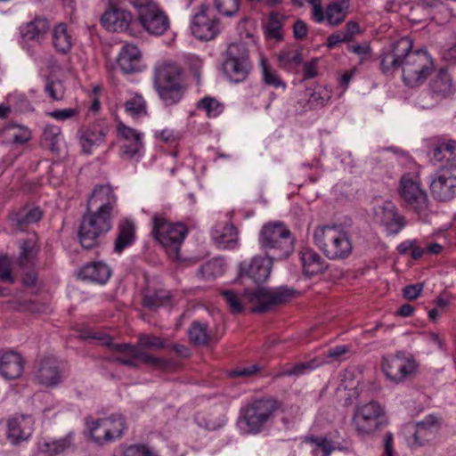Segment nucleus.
I'll list each match as a JSON object with an SVG mask.
<instances>
[{"label":"nucleus","instance_id":"obj_43","mask_svg":"<svg viewBox=\"0 0 456 456\" xmlns=\"http://www.w3.org/2000/svg\"><path fill=\"white\" fill-rule=\"evenodd\" d=\"M431 155L433 159L441 162L444 159L456 158V141L452 139L444 140L434 145Z\"/></svg>","mask_w":456,"mask_h":456},{"label":"nucleus","instance_id":"obj_8","mask_svg":"<svg viewBox=\"0 0 456 456\" xmlns=\"http://www.w3.org/2000/svg\"><path fill=\"white\" fill-rule=\"evenodd\" d=\"M152 235L173 258H179L180 248L188 233L182 223L168 222L162 215L152 216Z\"/></svg>","mask_w":456,"mask_h":456},{"label":"nucleus","instance_id":"obj_24","mask_svg":"<svg viewBox=\"0 0 456 456\" xmlns=\"http://www.w3.org/2000/svg\"><path fill=\"white\" fill-rule=\"evenodd\" d=\"M24 370V360L20 354L7 351L0 354V376L12 380L20 378Z\"/></svg>","mask_w":456,"mask_h":456},{"label":"nucleus","instance_id":"obj_17","mask_svg":"<svg viewBox=\"0 0 456 456\" xmlns=\"http://www.w3.org/2000/svg\"><path fill=\"white\" fill-rule=\"evenodd\" d=\"M118 133L125 141L120 146V157L131 160L140 156L143 149L142 134L122 123L118 125Z\"/></svg>","mask_w":456,"mask_h":456},{"label":"nucleus","instance_id":"obj_37","mask_svg":"<svg viewBox=\"0 0 456 456\" xmlns=\"http://www.w3.org/2000/svg\"><path fill=\"white\" fill-rule=\"evenodd\" d=\"M429 92L440 101L452 93V78L446 69H440L429 84Z\"/></svg>","mask_w":456,"mask_h":456},{"label":"nucleus","instance_id":"obj_12","mask_svg":"<svg viewBox=\"0 0 456 456\" xmlns=\"http://www.w3.org/2000/svg\"><path fill=\"white\" fill-rule=\"evenodd\" d=\"M112 227V221L93 214L86 210L81 219L78 229V240L86 249L96 248L101 243V238Z\"/></svg>","mask_w":456,"mask_h":456},{"label":"nucleus","instance_id":"obj_64","mask_svg":"<svg viewBox=\"0 0 456 456\" xmlns=\"http://www.w3.org/2000/svg\"><path fill=\"white\" fill-rule=\"evenodd\" d=\"M308 27L302 20H297L293 25V36L297 40H303L307 36Z\"/></svg>","mask_w":456,"mask_h":456},{"label":"nucleus","instance_id":"obj_9","mask_svg":"<svg viewBox=\"0 0 456 456\" xmlns=\"http://www.w3.org/2000/svg\"><path fill=\"white\" fill-rule=\"evenodd\" d=\"M223 71L232 83L245 81L252 70L248 45L239 41L230 44L224 53Z\"/></svg>","mask_w":456,"mask_h":456},{"label":"nucleus","instance_id":"obj_30","mask_svg":"<svg viewBox=\"0 0 456 456\" xmlns=\"http://www.w3.org/2000/svg\"><path fill=\"white\" fill-rule=\"evenodd\" d=\"M171 298V292L164 288L147 287L142 292V305L150 311H156L168 305Z\"/></svg>","mask_w":456,"mask_h":456},{"label":"nucleus","instance_id":"obj_19","mask_svg":"<svg viewBox=\"0 0 456 456\" xmlns=\"http://www.w3.org/2000/svg\"><path fill=\"white\" fill-rule=\"evenodd\" d=\"M33 427L34 419L31 416H14L7 421V438L12 444H19L31 436Z\"/></svg>","mask_w":456,"mask_h":456},{"label":"nucleus","instance_id":"obj_3","mask_svg":"<svg viewBox=\"0 0 456 456\" xmlns=\"http://www.w3.org/2000/svg\"><path fill=\"white\" fill-rule=\"evenodd\" d=\"M84 337L99 340L102 345H106L111 347L112 350L119 353V355L113 357L111 361L121 365L137 368L139 366V362H143L151 365L156 370H167L173 367L172 361L168 359L151 355L142 350L138 346L127 343H112V338L110 336L101 332L88 331L84 335Z\"/></svg>","mask_w":456,"mask_h":456},{"label":"nucleus","instance_id":"obj_53","mask_svg":"<svg viewBox=\"0 0 456 456\" xmlns=\"http://www.w3.org/2000/svg\"><path fill=\"white\" fill-rule=\"evenodd\" d=\"M317 366H318V362L316 360H313V361L306 362H299L290 368L284 369L277 376L278 377L301 376L310 370H314Z\"/></svg>","mask_w":456,"mask_h":456},{"label":"nucleus","instance_id":"obj_18","mask_svg":"<svg viewBox=\"0 0 456 456\" xmlns=\"http://www.w3.org/2000/svg\"><path fill=\"white\" fill-rule=\"evenodd\" d=\"M267 255L266 257L255 256L250 262H242L240 264V274L253 280L256 283L265 282L270 276L273 261Z\"/></svg>","mask_w":456,"mask_h":456},{"label":"nucleus","instance_id":"obj_52","mask_svg":"<svg viewBox=\"0 0 456 456\" xmlns=\"http://www.w3.org/2000/svg\"><path fill=\"white\" fill-rule=\"evenodd\" d=\"M216 10L226 17L234 16L240 10V0H213Z\"/></svg>","mask_w":456,"mask_h":456},{"label":"nucleus","instance_id":"obj_40","mask_svg":"<svg viewBox=\"0 0 456 456\" xmlns=\"http://www.w3.org/2000/svg\"><path fill=\"white\" fill-rule=\"evenodd\" d=\"M348 8V0H338L328 4L325 11L327 23L333 27L341 24L346 17Z\"/></svg>","mask_w":456,"mask_h":456},{"label":"nucleus","instance_id":"obj_4","mask_svg":"<svg viewBox=\"0 0 456 456\" xmlns=\"http://www.w3.org/2000/svg\"><path fill=\"white\" fill-rule=\"evenodd\" d=\"M278 408V402L273 397L254 399L240 408L239 425L247 434H259L273 420Z\"/></svg>","mask_w":456,"mask_h":456},{"label":"nucleus","instance_id":"obj_13","mask_svg":"<svg viewBox=\"0 0 456 456\" xmlns=\"http://www.w3.org/2000/svg\"><path fill=\"white\" fill-rule=\"evenodd\" d=\"M192 35L200 40L214 39L221 31L220 20L207 4H201L191 22Z\"/></svg>","mask_w":456,"mask_h":456},{"label":"nucleus","instance_id":"obj_51","mask_svg":"<svg viewBox=\"0 0 456 456\" xmlns=\"http://www.w3.org/2000/svg\"><path fill=\"white\" fill-rule=\"evenodd\" d=\"M5 132L11 136L12 142L16 144H24L31 138V133L27 127L17 125L7 126Z\"/></svg>","mask_w":456,"mask_h":456},{"label":"nucleus","instance_id":"obj_5","mask_svg":"<svg viewBox=\"0 0 456 456\" xmlns=\"http://www.w3.org/2000/svg\"><path fill=\"white\" fill-rule=\"evenodd\" d=\"M261 248L277 260L287 258L294 251V238L290 231L280 222L265 224L259 233Z\"/></svg>","mask_w":456,"mask_h":456},{"label":"nucleus","instance_id":"obj_6","mask_svg":"<svg viewBox=\"0 0 456 456\" xmlns=\"http://www.w3.org/2000/svg\"><path fill=\"white\" fill-rule=\"evenodd\" d=\"M182 70L173 62H162L154 69L153 85L166 105H174L182 99Z\"/></svg>","mask_w":456,"mask_h":456},{"label":"nucleus","instance_id":"obj_2","mask_svg":"<svg viewBox=\"0 0 456 456\" xmlns=\"http://www.w3.org/2000/svg\"><path fill=\"white\" fill-rule=\"evenodd\" d=\"M221 294L232 314L241 313L246 300L255 305L251 308L252 313L261 314L270 311L273 306L289 302L295 297L296 291L288 287H279L275 289L257 288L251 291L246 289L242 297H240L232 290H224Z\"/></svg>","mask_w":456,"mask_h":456},{"label":"nucleus","instance_id":"obj_38","mask_svg":"<svg viewBox=\"0 0 456 456\" xmlns=\"http://www.w3.org/2000/svg\"><path fill=\"white\" fill-rule=\"evenodd\" d=\"M62 141L61 129L55 125H46L41 135V146L54 155H59Z\"/></svg>","mask_w":456,"mask_h":456},{"label":"nucleus","instance_id":"obj_22","mask_svg":"<svg viewBox=\"0 0 456 456\" xmlns=\"http://www.w3.org/2000/svg\"><path fill=\"white\" fill-rule=\"evenodd\" d=\"M107 128L102 124L81 127L77 131V139L85 154H92L93 149L105 141Z\"/></svg>","mask_w":456,"mask_h":456},{"label":"nucleus","instance_id":"obj_32","mask_svg":"<svg viewBox=\"0 0 456 456\" xmlns=\"http://www.w3.org/2000/svg\"><path fill=\"white\" fill-rule=\"evenodd\" d=\"M302 443L310 450L312 456H330L335 450V442L323 436L307 435Z\"/></svg>","mask_w":456,"mask_h":456},{"label":"nucleus","instance_id":"obj_57","mask_svg":"<svg viewBox=\"0 0 456 456\" xmlns=\"http://www.w3.org/2000/svg\"><path fill=\"white\" fill-rule=\"evenodd\" d=\"M123 456H158L152 450L144 444H133L123 452Z\"/></svg>","mask_w":456,"mask_h":456},{"label":"nucleus","instance_id":"obj_56","mask_svg":"<svg viewBox=\"0 0 456 456\" xmlns=\"http://www.w3.org/2000/svg\"><path fill=\"white\" fill-rule=\"evenodd\" d=\"M139 346L143 348L161 349L166 346L164 341L156 336L142 334L139 337Z\"/></svg>","mask_w":456,"mask_h":456},{"label":"nucleus","instance_id":"obj_45","mask_svg":"<svg viewBox=\"0 0 456 456\" xmlns=\"http://www.w3.org/2000/svg\"><path fill=\"white\" fill-rule=\"evenodd\" d=\"M196 424L206 430L215 431L223 428L227 419L224 414H197L195 416Z\"/></svg>","mask_w":456,"mask_h":456},{"label":"nucleus","instance_id":"obj_33","mask_svg":"<svg viewBox=\"0 0 456 456\" xmlns=\"http://www.w3.org/2000/svg\"><path fill=\"white\" fill-rule=\"evenodd\" d=\"M303 272L307 276L322 273L327 268L326 262L318 253L311 248H305L300 252Z\"/></svg>","mask_w":456,"mask_h":456},{"label":"nucleus","instance_id":"obj_34","mask_svg":"<svg viewBox=\"0 0 456 456\" xmlns=\"http://www.w3.org/2000/svg\"><path fill=\"white\" fill-rule=\"evenodd\" d=\"M74 38L65 23L61 22L53 30V46L60 54H68L73 46Z\"/></svg>","mask_w":456,"mask_h":456},{"label":"nucleus","instance_id":"obj_36","mask_svg":"<svg viewBox=\"0 0 456 456\" xmlns=\"http://www.w3.org/2000/svg\"><path fill=\"white\" fill-rule=\"evenodd\" d=\"M429 187L433 197L439 201H449L456 197V191H454L456 186L451 184L438 172L432 179Z\"/></svg>","mask_w":456,"mask_h":456},{"label":"nucleus","instance_id":"obj_50","mask_svg":"<svg viewBox=\"0 0 456 456\" xmlns=\"http://www.w3.org/2000/svg\"><path fill=\"white\" fill-rule=\"evenodd\" d=\"M197 109L206 112L208 118H216L224 111V105L216 98L205 96L197 102Z\"/></svg>","mask_w":456,"mask_h":456},{"label":"nucleus","instance_id":"obj_14","mask_svg":"<svg viewBox=\"0 0 456 456\" xmlns=\"http://www.w3.org/2000/svg\"><path fill=\"white\" fill-rule=\"evenodd\" d=\"M417 363L412 357H407L403 352L388 355L382 359V370L391 381L403 382L407 377L415 372Z\"/></svg>","mask_w":456,"mask_h":456},{"label":"nucleus","instance_id":"obj_1","mask_svg":"<svg viewBox=\"0 0 456 456\" xmlns=\"http://www.w3.org/2000/svg\"><path fill=\"white\" fill-rule=\"evenodd\" d=\"M412 41L402 37L384 53L380 60L384 74H392L402 69L403 81L408 87L414 88L422 85L434 70V62L427 50L411 51Z\"/></svg>","mask_w":456,"mask_h":456},{"label":"nucleus","instance_id":"obj_16","mask_svg":"<svg viewBox=\"0 0 456 456\" xmlns=\"http://www.w3.org/2000/svg\"><path fill=\"white\" fill-rule=\"evenodd\" d=\"M117 200V196L111 186L108 184L97 185L88 199L87 210H92L94 208L95 210H93V214L112 221Z\"/></svg>","mask_w":456,"mask_h":456},{"label":"nucleus","instance_id":"obj_63","mask_svg":"<svg viewBox=\"0 0 456 456\" xmlns=\"http://www.w3.org/2000/svg\"><path fill=\"white\" fill-rule=\"evenodd\" d=\"M78 113L76 109H62V110H55L52 112H49L48 115L57 120H66L75 117Z\"/></svg>","mask_w":456,"mask_h":456},{"label":"nucleus","instance_id":"obj_60","mask_svg":"<svg viewBox=\"0 0 456 456\" xmlns=\"http://www.w3.org/2000/svg\"><path fill=\"white\" fill-rule=\"evenodd\" d=\"M350 347L346 345L337 346L328 350L326 358L332 361L340 362L342 357L349 353Z\"/></svg>","mask_w":456,"mask_h":456},{"label":"nucleus","instance_id":"obj_7","mask_svg":"<svg viewBox=\"0 0 456 456\" xmlns=\"http://www.w3.org/2000/svg\"><path fill=\"white\" fill-rule=\"evenodd\" d=\"M314 241L331 260L346 258L353 249L347 232L338 226L317 227L314 232Z\"/></svg>","mask_w":456,"mask_h":456},{"label":"nucleus","instance_id":"obj_31","mask_svg":"<svg viewBox=\"0 0 456 456\" xmlns=\"http://www.w3.org/2000/svg\"><path fill=\"white\" fill-rule=\"evenodd\" d=\"M126 428L125 419L121 415H112L110 418L99 419V427L95 431H102L107 442H113L122 436Z\"/></svg>","mask_w":456,"mask_h":456},{"label":"nucleus","instance_id":"obj_54","mask_svg":"<svg viewBox=\"0 0 456 456\" xmlns=\"http://www.w3.org/2000/svg\"><path fill=\"white\" fill-rule=\"evenodd\" d=\"M45 92L53 101H61L64 97L65 87L61 80L48 77L45 82Z\"/></svg>","mask_w":456,"mask_h":456},{"label":"nucleus","instance_id":"obj_48","mask_svg":"<svg viewBox=\"0 0 456 456\" xmlns=\"http://www.w3.org/2000/svg\"><path fill=\"white\" fill-rule=\"evenodd\" d=\"M278 64L281 69L292 70L303 62L299 51L282 50L277 54Z\"/></svg>","mask_w":456,"mask_h":456},{"label":"nucleus","instance_id":"obj_42","mask_svg":"<svg viewBox=\"0 0 456 456\" xmlns=\"http://www.w3.org/2000/svg\"><path fill=\"white\" fill-rule=\"evenodd\" d=\"M260 70L262 79L265 85L275 88H286V83L282 81L277 71L268 63L267 59L261 55L260 58Z\"/></svg>","mask_w":456,"mask_h":456},{"label":"nucleus","instance_id":"obj_44","mask_svg":"<svg viewBox=\"0 0 456 456\" xmlns=\"http://www.w3.org/2000/svg\"><path fill=\"white\" fill-rule=\"evenodd\" d=\"M71 445L72 437L69 435L57 440L45 441L40 444L39 449L47 456H57L64 452Z\"/></svg>","mask_w":456,"mask_h":456},{"label":"nucleus","instance_id":"obj_11","mask_svg":"<svg viewBox=\"0 0 456 456\" xmlns=\"http://www.w3.org/2000/svg\"><path fill=\"white\" fill-rule=\"evenodd\" d=\"M352 421L361 436L371 435L387 424L385 408L377 401L357 406Z\"/></svg>","mask_w":456,"mask_h":456},{"label":"nucleus","instance_id":"obj_15","mask_svg":"<svg viewBox=\"0 0 456 456\" xmlns=\"http://www.w3.org/2000/svg\"><path fill=\"white\" fill-rule=\"evenodd\" d=\"M136 8L138 20L149 34L160 36L169 28L168 17L155 3L152 2Z\"/></svg>","mask_w":456,"mask_h":456},{"label":"nucleus","instance_id":"obj_27","mask_svg":"<svg viewBox=\"0 0 456 456\" xmlns=\"http://www.w3.org/2000/svg\"><path fill=\"white\" fill-rule=\"evenodd\" d=\"M78 275L82 280L105 284L111 276V269L102 261H94L86 264L80 269Z\"/></svg>","mask_w":456,"mask_h":456},{"label":"nucleus","instance_id":"obj_26","mask_svg":"<svg viewBox=\"0 0 456 456\" xmlns=\"http://www.w3.org/2000/svg\"><path fill=\"white\" fill-rule=\"evenodd\" d=\"M142 54L135 45L125 44L118 56V65L125 74H131L140 70Z\"/></svg>","mask_w":456,"mask_h":456},{"label":"nucleus","instance_id":"obj_55","mask_svg":"<svg viewBox=\"0 0 456 456\" xmlns=\"http://www.w3.org/2000/svg\"><path fill=\"white\" fill-rule=\"evenodd\" d=\"M125 107L126 110L133 117H139L142 114H146L145 101L140 95H135L134 98L127 101Z\"/></svg>","mask_w":456,"mask_h":456},{"label":"nucleus","instance_id":"obj_28","mask_svg":"<svg viewBox=\"0 0 456 456\" xmlns=\"http://www.w3.org/2000/svg\"><path fill=\"white\" fill-rule=\"evenodd\" d=\"M61 370L57 362L53 358H44L37 368L36 379L41 385L55 387L61 381Z\"/></svg>","mask_w":456,"mask_h":456},{"label":"nucleus","instance_id":"obj_23","mask_svg":"<svg viewBox=\"0 0 456 456\" xmlns=\"http://www.w3.org/2000/svg\"><path fill=\"white\" fill-rule=\"evenodd\" d=\"M132 21V14L123 9L111 6L102 16L101 22L109 31H126Z\"/></svg>","mask_w":456,"mask_h":456},{"label":"nucleus","instance_id":"obj_62","mask_svg":"<svg viewBox=\"0 0 456 456\" xmlns=\"http://www.w3.org/2000/svg\"><path fill=\"white\" fill-rule=\"evenodd\" d=\"M423 289V285L417 283L407 285L403 289V296L407 300H414L420 295Z\"/></svg>","mask_w":456,"mask_h":456},{"label":"nucleus","instance_id":"obj_10","mask_svg":"<svg viewBox=\"0 0 456 456\" xmlns=\"http://www.w3.org/2000/svg\"><path fill=\"white\" fill-rule=\"evenodd\" d=\"M398 192L406 208L419 216H427L429 210V200L420 184L419 176L414 173H406L399 182Z\"/></svg>","mask_w":456,"mask_h":456},{"label":"nucleus","instance_id":"obj_61","mask_svg":"<svg viewBox=\"0 0 456 456\" xmlns=\"http://www.w3.org/2000/svg\"><path fill=\"white\" fill-rule=\"evenodd\" d=\"M319 60L317 58L312 59L310 61L305 62L303 65V78L308 80L317 76V65Z\"/></svg>","mask_w":456,"mask_h":456},{"label":"nucleus","instance_id":"obj_29","mask_svg":"<svg viewBox=\"0 0 456 456\" xmlns=\"http://www.w3.org/2000/svg\"><path fill=\"white\" fill-rule=\"evenodd\" d=\"M438 429L437 419L433 415L427 416L424 420L416 424L412 445L422 446L426 444L436 437Z\"/></svg>","mask_w":456,"mask_h":456},{"label":"nucleus","instance_id":"obj_21","mask_svg":"<svg viewBox=\"0 0 456 456\" xmlns=\"http://www.w3.org/2000/svg\"><path fill=\"white\" fill-rule=\"evenodd\" d=\"M378 215L381 224L391 235L399 233L406 225L405 217L399 214L397 208L392 201L384 202L379 208Z\"/></svg>","mask_w":456,"mask_h":456},{"label":"nucleus","instance_id":"obj_58","mask_svg":"<svg viewBox=\"0 0 456 456\" xmlns=\"http://www.w3.org/2000/svg\"><path fill=\"white\" fill-rule=\"evenodd\" d=\"M439 102L440 100L429 91H423L417 98V104L421 109L433 108Z\"/></svg>","mask_w":456,"mask_h":456},{"label":"nucleus","instance_id":"obj_39","mask_svg":"<svg viewBox=\"0 0 456 456\" xmlns=\"http://www.w3.org/2000/svg\"><path fill=\"white\" fill-rule=\"evenodd\" d=\"M360 33V26L355 21H348L344 29L330 35L326 40V46L329 49L335 48L340 43H348L354 40Z\"/></svg>","mask_w":456,"mask_h":456},{"label":"nucleus","instance_id":"obj_41","mask_svg":"<svg viewBox=\"0 0 456 456\" xmlns=\"http://www.w3.org/2000/svg\"><path fill=\"white\" fill-rule=\"evenodd\" d=\"M42 218L39 208H22L11 216V221L20 228L38 222Z\"/></svg>","mask_w":456,"mask_h":456},{"label":"nucleus","instance_id":"obj_46","mask_svg":"<svg viewBox=\"0 0 456 456\" xmlns=\"http://www.w3.org/2000/svg\"><path fill=\"white\" fill-rule=\"evenodd\" d=\"M188 336L191 342L196 346L207 345L211 338L208 325L197 321L191 323Z\"/></svg>","mask_w":456,"mask_h":456},{"label":"nucleus","instance_id":"obj_47","mask_svg":"<svg viewBox=\"0 0 456 456\" xmlns=\"http://www.w3.org/2000/svg\"><path fill=\"white\" fill-rule=\"evenodd\" d=\"M225 263L223 258H213L199 269V273L206 280H213L224 273Z\"/></svg>","mask_w":456,"mask_h":456},{"label":"nucleus","instance_id":"obj_59","mask_svg":"<svg viewBox=\"0 0 456 456\" xmlns=\"http://www.w3.org/2000/svg\"><path fill=\"white\" fill-rule=\"evenodd\" d=\"M98 427L99 419L92 421L90 424H88L90 440L97 445H103L108 443L107 440H105L104 433L102 431H95L94 434V428Z\"/></svg>","mask_w":456,"mask_h":456},{"label":"nucleus","instance_id":"obj_35","mask_svg":"<svg viewBox=\"0 0 456 456\" xmlns=\"http://www.w3.org/2000/svg\"><path fill=\"white\" fill-rule=\"evenodd\" d=\"M135 239V225L128 219L121 220L118 225V235L114 243V250L121 253L130 246Z\"/></svg>","mask_w":456,"mask_h":456},{"label":"nucleus","instance_id":"obj_49","mask_svg":"<svg viewBox=\"0 0 456 456\" xmlns=\"http://www.w3.org/2000/svg\"><path fill=\"white\" fill-rule=\"evenodd\" d=\"M282 16L278 12H272L265 26V37L269 39L280 41L282 39Z\"/></svg>","mask_w":456,"mask_h":456},{"label":"nucleus","instance_id":"obj_25","mask_svg":"<svg viewBox=\"0 0 456 456\" xmlns=\"http://www.w3.org/2000/svg\"><path fill=\"white\" fill-rule=\"evenodd\" d=\"M50 26V21L46 18L36 17L20 27V32L23 42L34 41L40 44L48 34Z\"/></svg>","mask_w":456,"mask_h":456},{"label":"nucleus","instance_id":"obj_20","mask_svg":"<svg viewBox=\"0 0 456 456\" xmlns=\"http://www.w3.org/2000/svg\"><path fill=\"white\" fill-rule=\"evenodd\" d=\"M211 237L220 249H233L238 247L237 228L231 223H217L211 230Z\"/></svg>","mask_w":456,"mask_h":456}]
</instances>
